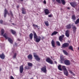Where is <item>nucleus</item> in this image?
<instances>
[{
  "mask_svg": "<svg viewBox=\"0 0 79 79\" xmlns=\"http://www.w3.org/2000/svg\"><path fill=\"white\" fill-rule=\"evenodd\" d=\"M34 39H35V40L36 42H39L40 41L41 37L40 36H37L36 33H34Z\"/></svg>",
  "mask_w": 79,
  "mask_h": 79,
  "instance_id": "1",
  "label": "nucleus"
},
{
  "mask_svg": "<svg viewBox=\"0 0 79 79\" xmlns=\"http://www.w3.org/2000/svg\"><path fill=\"white\" fill-rule=\"evenodd\" d=\"M7 34L6 33H5L3 35V36L6 39H8V40L10 42V44H13V41L11 40V39L10 38H9L8 37V36H7Z\"/></svg>",
  "mask_w": 79,
  "mask_h": 79,
  "instance_id": "2",
  "label": "nucleus"
},
{
  "mask_svg": "<svg viewBox=\"0 0 79 79\" xmlns=\"http://www.w3.org/2000/svg\"><path fill=\"white\" fill-rule=\"evenodd\" d=\"M62 68L63 70H64V74L66 76H68V72L67 71V69L66 68V67L64 66H62Z\"/></svg>",
  "mask_w": 79,
  "mask_h": 79,
  "instance_id": "3",
  "label": "nucleus"
},
{
  "mask_svg": "<svg viewBox=\"0 0 79 79\" xmlns=\"http://www.w3.org/2000/svg\"><path fill=\"white\" fill-rule=\"evenodd\" d=\"M46 61L48 63H49L50 64H53V60H51L49 57H48L46 59Z\"/></svg>",
  "mask_w": 79,
  "mask_h": 79,
  "instance_id": "4",
  "label": "nucleus"
},
{
  "mask_svg": "<svg viewBox=\"0 0 79 79\" xmlns=\"http://www.w3.org/2000/svg\"><path fill=\"white\" fill-rule=\"evenodd\" d=\"M33 55L35 60H36L37 61H39L40 60V59L39 58V56L36 55V54L34 53Z\"/></svg>",
  "mask_w": 79,
  "mask_h": 79,
  "instance_id": "5",
  "label": "nucleus"
},
{
  "mask_svg": "<svg viewBox=\"0 0 79 79\" xmlns=\"http://www.w3.org/2000/svg\"><path fill=\"white\" fill-rule=\"evenodd\" d=\"M64 63L65 64L68 66L70 65V61L68 60H65L64 61Z\"/></svg>",
  "mask_w": 79,
  "mask_h": 79,
  "instance_id": "6",
  "label": "nucleus"
},
{
  "mask_svg": "<svg viewBox=\"0 0 79 79\" xmlns=\"http://www.w3.org/2000/svg\"><path fill=\"white\" fill-rule=\"evenodd\" d=\"M41 70L42 71L44 72V73H47V67L46 66H44V67H42Z\"/></svg>",
  "mask_w": 79,
  "mask_h": 79,
  "instance_id": "7",
  "label": "nucleus"
},
{
  "mask_svg": "<svg viewBox=\"0 0 79 79\" xmlns=\"http://www.w3.org/2000/svg\"><path fill=\"white\" fill-rule=\"evenodd\" d=\"M65 35L67 37H69V31L68 30L66 31L65 32Z\"/></svg>",
  "mask_w": 79,
  "mask_h": 79,
  "instance_id": "8",
  "label": "nucleus"
},
{
  "mask_svg": "<svg viewBox=\"0 0 79 79\" xmlns=\"http://www.w3.org/2000/svg\"><path fill=\"white\" fill-rule=\"evenodd\" d=\"M69 46V44L68 43H65L62 45L63 47H68Z\"/></svg>",
  "mask_w": 79,
  "mask_h": 79,
  "instance_id": "9",
  "label": "nucleus"
},
{
  "mask_svg": "<svg viewBox=\"0 0 79 79\" xmlns=\"http://www.w3.org/2000/svg\"><path fill=\"white\" fill-rule=\"evenodd\" d=\"M23 65H22L20 67V73H23Z\"/></svg>",
  "mask_w": 79,
  "mask_h": 79,
  "instance_id": "10",
  "label": "nucleus"
},
{
  "mask_svg": "<svg viewBox=\"0 0 79 79\" xmlns=\"http://www.w3.org/2000/svg\"><path fill=\"white\" fill-rule=\"evenodd\" d=\"M64 37V35H62L60 36L59 38V40H60V41H62L63 38Z\"/></svg>",
  "mask_w": 79,
  "mask_h": 79,
  "instance_id": "11",
  "label": "nucleus"
},
{
  "mask_svg": "<svg viewBox=\"0 0 79 79\" xmlns=\"http://www.w3.org/2000/svg\"><path fill=\"white\" fill-rule=\"evenodd\" d=\"M51 44L53 47H55V42L53 40L52 41Z\"/></svg>",
  "mask_w": 79,
  "mask_h": 79,
  "instance_id": "12",
  "label": "nucleus"
},
{
  "mask_svg": "<svg viewBox=\"0 0 79 79\" xmlns=\"http://www.w3.org/2000/svg\"><path fill=\"white\" fill-rule=\"evenodd\" d=\"M71 5L73 7H75L76 6V4L74 2H71L70 3Z\"/></svg>",
  "mask_w": 79,
  "mask_h": 79,
  "instance_id": "13",
  "label": "nucleus"
},
{
  "mask_svg": "<svg viewBox=\"0 0 79 79\" xmlns=\"http://www.w3.org/2000/svg\"><path fill=\"white\" fill-rule=\"evenodd\" d=\"M44 13L46 15H48V14L50 13L49 10H48L47 9H46L44 10Z\"/></svg>",
  "mask_w": 79,
  "mask_h": 79,
  "instance_id": "14",
  "label": "nucleus"
},
{
  "mask_svg": "<svg viewBox=\"0 0 79 79\" xmlns=\"http://www.w3.org/2000/svg\"><path fill=\"white\" fill-rule=\"evenodd\" d=\"M72 28L73 30V31H76V26L73 25H72Z\"/></svg>",
  "mask_w": 79,
  "mask_h": 79,
  "instance_id": "15",
  "label": "nucleus"
},
{
  "mask_svg": "<svg viewBox=\"0 0 79 79\" xmlns=\"http://www.w3.org/2000/svg\"><path fill=\"white\" fill-rule=\"evenodd\" d=\"M66 28H67L68 29H71V24L67 25L66 26Z\"/></svg>",
  "mask_w": 79,
  "mask_h": 79,
  "instance_id": "16",
  "label": "nucleus"
},
{
  "mask_svg": "<svg viewBox=\"0 0 79 79\" xmlns=\"http://www.w3.org/2000/svg\"><path fill=\"white\" fill-rule=\"evenodd\" d=\"M60 59L61 60V63H63V62H62V61H64V58H63V56H60Z\"/></svg>",
  "mask_w": 79,
  "mask_h": 79,
  "instance_id": "17",
  "label": "nucleus"
},
{
  "mask_svg": "<svg viewBox=\"0 0 79 79\" xmlns=\"http://www.w3.org/2000/svg\"><path fill=\"white\" fill-rule=\"evenodd\" d=\"M8 13V11L6 10V9L4 10V17H6V14Z\"/></svg>",
  "mask_w": 79,
  "mask_h": 79,
  "instance_id": "18",
  "label": "nucleus"
},
{
  "mask_svg": "<svg viewBox=\"0 0 79 79\" xmlns=\"http://www.w3.org/2000/svg\"><path fill=\"white\" fill-rule=\"evenodd\" d=\"M0 58L2 59H4L5 58V55L3 54H2L1 55H0Z\"/></svg>",
  "mask_w": 79,
  "mask_h": 79,
  "instance_id": "19",
  "label": "nucleus"
},
{
  "mask_svg": "<svg viewBox=\"0 0 79 79\" xmlns=\"http://www.w3.org/2000/svg\"><path fill=\"white\" fill-rule=\"evenodd\" d=\"M28 59L31 60V59L32 58V56L30 54L28 56Z\"/></svg>",
  "mask_w": 79,
  "mask_h": 79,
  "instance_id": "20",
  "label": "nucleus"
},
{
  "mask_svg": "<svg viewBox=\"0 0 79 79\" xmlns=\"http://www.w3.org/2000/svg\"><path fill=\"white\" fill-rule=\"evenodd\" d=\"M22 10L23 14H26V10L24 8H23Z\"/></svg>",
  "mask_w": 79,
  "mask_h": 79,
  "instance_id": "21",
  "label": "nucleus"
},
{
  "mask_svg": "<svg viewBox=\"0 0 79 79\" xmlns=\"http://www.w3.org/2000/svg\"><path fill=\"white\" fill-rule=\"evenodd\" d=\"M56 34H58V32L54 31V32H53L51 35H56Z\"/></svg>",
  "mask_w": 79,
  "mask_h": 79,
  "instance_id": "22",
  "label": "nucleus"
},
{
  "mask_svg": "<svg viewBox=\"0 0 79 79\" xmlns=\"http://www.w3.org/2000/svg\"><path fill=\"white\" fill-rule=\"evenodd\" d=\"M68 70L69 71V72L70 73H71V74H72V75H73V76L75 75V74H74V73H73V72H72V71H71V70H70V69H68Z\"/></svg>",
  "mask_w": 79,
  "mask_h": 79,
  "instance_id": "23",
  "label": "nucleus"
},
{
  "mask_svg": "<svg viewBox=\"0 0 79 79\" xmlns=\"http://www.w3.org/2000/svg\"><path fill=\"white\" fill-rule=\"evenodd\" d=\"M33 26H34L35 27H37L38 29H39L40 28V27L37 25L34 24L33 25Z\"/></svg>",
  "mask_w": 79,
  "mask_h": 79,
  "instance_id": "24",
  "label": "nucleus"
},
{
  "mask_svg": "<svg viewBox=\"0 0 79 79\" xmlns=\"http://www.w3.org/2000/svg\"><path fill=\"white\" fill-rule=\"evenodd\" d=\"M32 36H33V34L31 33L29 35V37L30 39H32Z\"/></svg>",
  "mask_w": 79,
  "mask_h": 79,
  "instance_id": "25",
  "label": "nucleus"
},
{
  "mask_svg": "<svg viewBox=\"0 0 79 79\" xmlns=\"http://www.w3.org/2000/svg\"><path fill=\"white\" fill-rule=\"evenodd\" d=\"M63 52L64 53V54H65V55H68V52H67L66 51L64 50H63Z\"/></svg>",
  "mask_w": 79,
  "mask_h": 79,
  "instance_id": "26",
  "label": "nucleus"
},
{
  "mask_svg": "<svg viewBox=\"0 0 79 79\" xmlns=\"http://www.w3.org/2000/svg\"><path fill=\"white\" fill-rule=\"evenodd\" d=\"M44 23L46 26H49V24H48V21L44 22Z\"/></svg>",
  "mask_w": 79,
  "mask_h": 79,
  "instance_id": "27",
  "label": "nucleus"
},
{
  "mask_svg": "<svg viewBox=\"0 0 79 79\" xmlns=\"http://www.w3.org/2000/svg\"><path fill=\"white\" fill-rule=\"evenodd\" d=\"M69 50H72V51H73V46H69Z\"/></svg>",
  "mask_w": 79,
  "mask_h": 79,
  "instance_id": "28",
  "label": "nucleus"
},
{
  "mask_svg": "<svg viewBox=\"0 0 79 79\" xmlns=\"http://www.w3.org/2000/svg\"><path fill=\"white\" fill-rule=\"evenodd\" d=\"M61 65H59L58 67V69H59V70H60V71H62V69H61Z\"/></svg>",
  "mask_w": 79,
  "mask_h": 79,
  "instance_id": "29",
  "label": "nucleus"
},
{
  "mask_svg": "<svg viewBox=\"0 0 79 79\" xmlns=\"http://www.w3.org/2000/svg\"><path fill=\"white\" fill-rule=\"evenodd\" d=\"M79 23V18L75 22V24H78Z\"/></svg>",
  "mask_w": 79,
  "mask_h": 79,
  "instance_id": "30",
  "label": "nucleus"
},
{
  "mask_svg": "<svg viewBox=\"0 0 79 79\" xmlns=\"http://www.w3.org/2000/svg\"><path fill=\"white\" fill-rule=\"evenodd\" d=\"M11 32L13 34H16V31L12 30H11Z\"/></svg>",
  "mask_w": 79,
  "mask_h": 79,
  "instance_id": "31",
  "label": "nucleus"
},
{
  "mask_svg": "<svg viewBox=\"0 0 79 79\" xmlns=\"http://www.w3.org/2000/svg\"><path fill=\"white\" fill-rule=\"evenodd\" d=\"M72 19H73V20H75L76 17H75V16L74 15H73L72 16Z\"/></svg>",
  "mask_w": 79,
  "mask_h": 79,
  "instance_id": "32",
  "label": "nucleus"
},
{
  "mask_svg": "<svg viewBox=\"0 0 79 79\" xmlns=\"http://www.w3.org/2000/svg\"><path fill=\"white\" fill-rule=\"evenodd\" d=\"M5 32V31H4V30L3 29H2L1 30V34L2 35H3V34H4V32Z\"/></svg>",
  "mask_w": 79,
  "mask_h": 79,
  "instance_id": "33",
  "label": "nucleus"
},
{
  "mask_svg": "<svg viewBox=\"0 0 79 79\" xmlns=\"http://www.w3.org/2000/svg\"><path fill=\"white\" fill-rule=\"evenodd\" d=\"M56 42L57 45L58 46H60V43L59 41H56Z\"/></svg>",
  "mask_w": 79,
  "mask_h": 79,
  "instance_id": "34",
  "label": "nucleus"
},
{
  "mask_svg": "<svg viewBox=\"0 0 79 79\" xmlns=\"http://www.w3.org/2000/svg\"><path fill=\"white\" fill-rule=\"evenodd\" d=\"M61 2L63 5H64L65 4V1L64 0H61Z\"/></svg>",
  "mask_w": 79,
  "mask_h": 79,
  "instance_id": "35",
  "label": "nucleus"
},
{
  "mask_svg": "<svg viewBox=\"0 0 79 79\" xmlns=\"http://www.w3.org/2000/svg\"><path fill=\"white\" fill-rule=\"evenodd\" d=\"M28 65L29 66H32V64L31 63H28Z\"/></svg>",
  "mask_w": 79,
  "mask_h": 79,
  "instance_id": "36",
  "label": "nucleus"
},
{
  "mask_svg": "<svg viewBox=\"0 0 79 79\" xmlns=\"http://www.w3.org/2000/svg\"><path fill=\"white\" fill-rule=\"evenodd\" d=\"M16 55H17V54L16 53L14 54V56H13V58H16Z\"/></svg>",
  "mask_w": 79,
  "mask_h": 79,
  "instance_id": "37",
  "label": "nucleus"
},
{
  "mask_svg": "<svg viewBox=\"0 0 79 79\" xmlns=\"http://www.w3.org/2000/svg\"><path fill=\"white\" fill-rule=\"evenodd\" d=\"M56 1L58 3H61V0H56Z\"/></svg>",
  "mask_w": 79,
  "mask_h": 79,
  "instance_id": "38",
  "label": "nucleus"
},
{
  "mask_svg": "<svg viewBox=\"0 0 79 79\" xmlns=\"http://www.w3.org/2000/svg\"><path fill=\"white\" fill-rule=\"evenodd\" d=\"M25 69H29V66H26L25 67Z\"/></svg>",
  "mask_w": 79,
  "mask_h": 79,
  "instance_id": "39",
  "label": "nucleus"
},
{
  "mask_svg": "<svg viewBox=\"0 0 79 79\" xmlns=\"http://www.w3.org/2000/svg\"><path fill=\"white\" fill-rule=\"evenodd\" d=\"M2 23H3V21H2V20H0V23L2 24Z\"/></svg>",
  "mask_w": 79,
  "mask_h": 79,
  "instance_id": "40",
  "label": "nucleus"
},
{
  "mask_svg": "<svg viewBox=\"0 0 79 79\" xmlns=\"http://www.w3.org/2000/svg\"><path fill=\"white\" fill-rule=\"evenodd\" d=\"M44 4H46V1H45V0H44Z\"/></svg>",
  "mask_w": 79,
  "mask_h": 79,
  "instance_id": "41",
  "label": "nucleus"
},
{
  "mask_svg": "<svg viewBox=\"0 0 79 79\" xmlns=\"http://www.w3.org/2000/svg\"><path fill=\"white\" fill-rule=\"evenodd\" d=\"M48 16V17H49V18H51V17H52V15H49Z\"/></svg>",
  "mask_w": 79,
  "mask_h": 79,
  "instance_id": "42",
  "label": "nucleus"
},
{
  "mask_svg": "<svg viewBox=\"0 0 79 79\" xmlns=\"http://www.w3.org/2000/svg\"><path fill=\"white\" fill-rule=\"evenodd\" d=\"M11 79H14V78L12 76H11L10 77Z\"/></svg>",
  "mask_w": 79,
  "mask_h": 79,
  "instance_id": "43",
  "label": "nucleus"
},
{
  "mask_svg": "<svg viewBox=\"0 0 79 79\" xmlns=\"http://www.w3.org/2000/svg\"><path fill=\"white\" fill-rule=\"evenodd\" d=\"M54 62L56 64L57 63V62H56V61H54Z\"/></svg>",
  "mask_w": 79,
  "mask_h": 79,
  "instance_id": "44",
  "label": "nucleus"
},
{
  "mask_svg": "<svg viewBox=\"0 0 79 79\" xmlns=\"http://www.w3.org/2000/svg\"><path fill=\"white\" fill-rule=\"evenodd\" d=\"M18 40L19 41H20L21 40L19 39H18Z\"/></svg>",
  "mask_w": 79,
  "mask_h": 79,
  "instance_id": "45",
  "label": "nucleus"
},
{
  "mask_svg": "<svg viewBox=\"0 0 79 79\" xmlns=\"http://www.w3.org/2000/svg\"><path fill=\"white\" fill-rule=\"evenodd\" d=\"M67 9H68V10H69V9H70V8H69V7H68Z\"/></svg>",
  "mask_w": 79,
  "mask_h": 79,
  "instance_id": "46",
  "label": "nucleus"
},
{
  "mask_svg": "<svg viewBox=\"0 0 79 79\" xmlns=\"http://www.w3.org/2000/svg\"><path fill=\"white\" fill-rule=\"evenodd\" d=\"M53 2H55V0H52Z\"/></svg>",
  "mask_w": 79,
  "mask_h": 79,
  "instance_id": "47",
  "label": "nucleus"
},
{
  "mask_svg": "<svg viewBox=\"0 0 79 79\" xmlns=\"http://www.w3.org/2000/svg\"><path fill=\"white\" fill-rule=\"evenodd\" d=\"M17 8H19V6H17Z\"/></svg>",
  "mask_w": 79,
  "mask_h": 79,
  "instance_id": "48",
  "label": "nucleus"
},
{
  "mask_svg": "<svg viewBox=\"0 0 79 79\" xmlns=\"http://www.w3.org/2000/svg\"><path fill=\"white\" fill-rule=\"evenodd\" d=\"M20 0V1H21L22 2L23 1V0Z\"/></svg>",
  "mask_w": 79,
  "mask_h": 79,
  "instance_id": "49",
  "label": "nucleus"
},
{
  "mask_svg": "<svg viewBox=\"0 0 79 79\" xmlns=\"http://www.w3.org/2000/svg\"><path fill=\"white\" fill-rule=\"evenodd\" d=\"M11 15L12 16V15H13V14H12V13H11Z\"/></svg>",
  "mask_w": 79,
  "mask_h": 79,
  "instance_id": "50",
  "label": "nucleus"
},
{
  "mask_svg": "<svg viewBox=\"0 0 79 79\" xmlns=\"http://www.w3.org/2000/svg\"><path fill=\"white\" fill-rule=\"evenodd\" d=\"M78 49L79 50V47L78 48Z\"/></svg>",
  "mask_w": 79,
  "mask_h": 79,
  "instance_id": "51",
  "label": "nucleus"
}]
</instances>
